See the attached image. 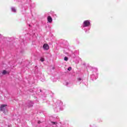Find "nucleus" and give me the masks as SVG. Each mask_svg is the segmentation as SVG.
<instances>
[{"mask_svg": "<svg viewBox=\"0 0 127 127\" xmlns=\"http://www.w3.org/2000/svg\"><path fill=\"white\" fill-rule=\"evenodd\" d=\"M65 108V106L63 105V103L61 102L60 104H57V108L55 109L56 112H59V111H63Z\"/></svg>", "mask_w": 127, "mask_h": 127, "instance_id": "nucleus-1", "label": "nucleus"}, {"mask_svg": "<svg viewBox=\"0 0 127 127\" xmlns=\"http://www.w3.org/2000/svg\"><path fill=\"white\" fill-rule=\"evenodd\" d=\"M90 25H91V20H86L83 21L81 28L82 29H84L85 27H90Z\"/></svg>", "mask_w": 127, "mask_h": 127, "instance_id": "nucleus-2", "label": "nucleus"}, {"mask_svg": "<svg viewBox=\"0 0 127 127\" xmlns=\"http://www.w3.org/2000/svg\"><path fill=\"white\" fill-rule=\"evenodd\" d=\"M6 107H7V105L1 104L0 106V111L1 112H3L4 114H5V110H6Z\"/></svg>", "mask_w": 127, "mask_h": 127, "instance_id": "nucleus-3", "label": "nucleus"}, {"mask_svg": "<svg viewBox=\"0 0 127 127\" xmlns=\"http://www.w3.org/2000/svg\"><path fill=\"white\" fill-rule=\"evenodd\" d=\"M43 48L44 50H48V49H49V46L47 44H44L43 46Z\"/></svg>", "mask_w": 127, "mask_h": 127, "instance_id": "nucleus-4", "label": "nucleus"}, {"mask_svg": "<svg viewBox=\"0 0 127 127\" xmlns=\"http://www.w3.org/2000/svg\"><path fill=\"white\" fill-rule=\"evenodd\" d=\"M47 19H48V22H49L50 23H51V22H52L53 19L51 16H49L47 18Z\"/></svg>", "mask_w": 127, "mask_h": 127, "instance_id": "nucleus-5", "label": "nucleus"}, {"mask_svg": "<svg viewBox=\"0 0 127 127\" xmlns=\"http://www.w3.org/2000/svg\"><path fill=\"white\" fill-rule=\"evenodd\" d=\"M11 10L12 12H14V13L16 12V9L14 7H11Z\"/></svg>", "mask_w": 127, "mask_h": 127, "instance_id": "nucleus-6", "label": "nucleus"}, {"mask_svg": "<svg viewBox=\"0 0 127 127\" xmlns=\"http://www.w3.org/2000/svg\"><path fill=\"white\" fill-rule=\"evenodd\" d=\"M6 74H7V71H6L5 70H3L2 72V74L6 75Z\"/></svg>", "mask_w": 127, "mask_h": 127, "instance_id": "nucleus-7", "label": "nucleus"}, {"mask_svg": "<svg viewBox=\"0 0 127 127\" xmlns=\"http://www.w3.org/2000/svg\"><path fill=\"white\" fill-rule=\"evenodd\" d=\"M77 80L78 81V82H80V83L82 81V78H77Z\"/></svg>", "mask_w": 127, "mask_h": 127, "instance_id": "nucleus-8", "label": "nucleus"}, {"mask_svg": "<svg viewBox=\"0 0 127 127\" xmlns=\"http://www.w3.org/2000/svg\"><path fill=\"white\" fill-rule=\"evenodd\" d=\"M64 61H68V57H64Z\"/></svg>", "mask_w": 127, "mask_h": 127, "instance_id": "nucleus-9", "label": "nucleus"}, {"mask_svg": "<svg viewBox=\"0 0 127 127\" xmlns=\"http://www.w3.org/2000/svg\"><path fill=\"white\" fill-rule=\"evenodd\" d=\"M40 61H41V62H44V58H41Z\"/></svg>", "mask_w": 127, "mask_h": 127, "instance_id": "nucleus-10", "label": "nucleus"}, {"mask_svg": "<svg viewBox=\"0 0 127 127\" xmlns=\"http://www.w3.org/2000/svg\"><path fill=\"white\" fill-rule=\"evenodd\" d=\"M64 85H65V86H68V85H69V82H65V83H64Z\"/></svg>", "mask_w": 127, "mask_h": 127, "instance_id": "nucleus-11", "label": "nucleus"}, {"mask_svg": "<svg viewBox=\"0 0 127 127\" xmlns=\"http://www.w3.org/2000/svg\"><path fill=\"white\" fill-rule=\"evenodd\" d=\"M67 70H68V71H71V70H72V67H68V68H67Z\"/></svg>", "mask_w": 127, "mask_h": 127, "instance_id": "nucleus-12", "label": "nucleus"}, {"mask_svg": "<svg viewBox=\"0 0 127 127\" xmlns=\"http://www.w3.org/2000/svg\"><path fill=\"white\" fill-rule=\"evenodd\" d=\"M52 124H53V125H57V122H52Z\"/></svg>", "mask_w": 127, "mask_h": 127, "instance_id": "nucleus-13", "label": "nucleus"}, {"mask_svg": "<svg viewBox=\"0 0 127 127\" xmlns=\"http://www.w3.org/2000/svg\"><path fill=\"white\" fill-rule=\"evenodd\" d=\"M38 124H40V121H39V122H38Z\"/></svg>", "mask_w": 127, "mask_h": 127, "instance_id": "nucleus-14", "label": "nucleus"}, {"mask_svg": "<svg viewBox=\"0 0 127 127\" xmlns=\"http://www.w3.org/2000/svg\"><path fill=\"white\" fill-rule=\"evenodd\" d=\"M88 30H90V28H88Z\"/></svg>", "mask_w": 127, "mask_h": 127, "instance_id": "nucleus-15", "label": "nucleus"}, {"mask_svg": "<svg viewBox=\"0 0 127 127\" xmlns=\"http://www.w3.org/2000/svg\"><path fill=\"white\" fill-rule=\"evenodd\" d=\"M0 75H1V73H0Z\"/></svg>", "mask_w": 127, "mask_h": 127, "instance_id": "nucleus-16", "label": "nucleus"}]
</instances>
